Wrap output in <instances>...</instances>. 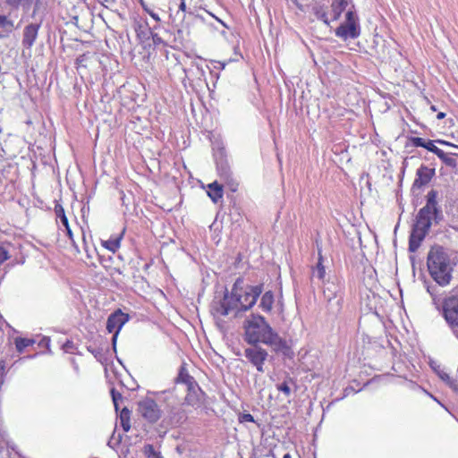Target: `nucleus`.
<instances>
[{
	"mask_svg": "<svg viewBox=\"0 0 458 458\" xmlns=\"http://www.w3.org/2000/svg\"><path fill=\"white\" fill-rule=\"evenodd\" d=\"M242 338L247 344H263L275 352L284 355L289 352L286 340L282 338L261 315H249L242 323Z\"/></svg>",
	"mask_w": 458,
	"mask_h": 458,
	"instance_id": "nucleus-1",
	"label": "nucleus"
},
{
	"mask_svg": "<svg viewBox=\"0 0 458 458\" xmlns=\"http://www.w3.org/2000/svg\"><path fill=\"white\" fill-rule=\"evenodd\" d=\"M242 284L243 280L237 278L231 293L226 292L222 301L213 304L212 309L216 314L227 316L230 312L235 311V316H238L240 311L249 310L255 305L262 293V284L245 286Z\"/></svg>",
	"mask_w": 458,
	"mask_h": 458,
	"instance_id": "nucleus-2",
	"label": "nucleus"
},
{
	"mask_svg": "<svg viewBox=\"0 0 458 458\" xmlns=\"http://www.w3.org/2000/svg\"><path fill=\"white\" fill-rule=\"evenodd\" d=\"M437 192L431 190L427 194V203L420 209L416 216L415 224L412 226L409 239V250L415 252L420 248L432 225V221L441 219V210L437 208Z\"/></svg>",
	"mask_w": 458,
	"mask_h": 458,
	"instance_id": "nucleus-3",
	"label": "nucleus"
},
{
	"mask_svg": "<svg viewBox=\"0 0 458 458\" xmlns=\"http://www.w3.org/2000/svg\"><path fill=\"white\" fill-rule=\"evenodd\" d=\"M427 265L432 278L442 286L447 285L452 278L453 263L447 250L434 246L428 254Z\"/></svg>",
	"mask_w": 458,
	"mask_h": 458,
	"instance_id": "nucleus-4",
	"label": "nucleus"
},
{
	"mask_svg": "<svg viewBox=\"0 0 458 458\" xmlns=\"http://www.w3.org/2000/svg\"><path fill=\"white\" fill-rule=\"evenodd\" d=\"M323 297L330 314L337 315L343 309L344 283L338 276L329 277L323 285Z\"/></svg>",
	"mask_w": 458,
	"mask_h": 458,
	"instance_id": "nucleus-5",
	"label": "nucleus"
},
{
	"mask_svg": "<svg viewBox=\"0 0 458 458\" xmlns=\"http://www.w3.org/2000/svg\"><path fill=\"white\" fill-rule=\"evenodd\" d=\"M441 314L453 332L458 330V291L446 296L441 305Z\"/></svg>",
	"mask_w": 458,
	"mask_h": 458,
	"instance_id": "nucleus-6",
	"label": "nucleus"
},
{
	"mask_svg": "<svg viewBox=\"0 0 458 458\" xmlns=\"http://www.w3.org/2000/svg\"><path fill=\"white\" fill-rule=\"evenodd\" d=\"M345 19V22L335 30V35L343 39L357 38L360 34V30L355 12L351 9L348 10Z\"/></svg>",
	"mask_w": 458,
	"mask_h": 458,
	"instance_id": "nucleus-7",
	"label": "nucleus"
},
{
	"mask_svg": "<svg viewBox=\"0 0 458 458\" xmlns=\"http://www.w3.org/2000/svg\"><path fill=\"white\" fill-rule=\"evenodd\" d=\"M243 355L247 361L256 368L257 371L263 373L265 371L264 365L268 357V352L261 347L260 344H248Z\"/></svg>",
	"mask_w": 458,
	"mask_h": 458,
	"instance_id": "nucleus-8",
	"label": "nucleus"
},
{
	"mask_svg": "<svg viewBox=\"0 0 458 458\" xmlns=\"http://www.w3.org/2000/svg\"><path fill=\"white\" fill-rule=\"evenodd\" d=\"M129 320V316L123 313L121 310H118L112 313L106 321V330L109 333H114L112 337V344L115 350L116 340L118 334L123 325Z\"/></svg>",
	"mask_w": 458,
	"mask_h": 458,
	"instance_id": "nucleus-9",
	"label": "nucleus"
},
{
	"mask_svg": "<svg viewBox=\"0 0 458 458\" xmlns=\"http://www.w3.org/2000/svg\"><path fill=\"white\" fill-rule=\"evenodd\" d=\"M138 411L150 423L157 422L161 417V410L157 403L150 398H146L139 402Z\"/></svg>",
	"mask_w": 458,
	"mask_h": 458,
	"instance_id": "nucleus-10",
	"label": "nucleus"
},
{
	"mask_svg": "<svg viewBox=\"0 0 458 458\" xmlns=\"http://www.w3.org/2000/svg\"><path fill=\"white\" fill-rule=\"evenodd\" d=\"M40 26V23H30L24 27L21 44L25 48L30 49L33 47L37 40Z\"/></svg>",
	"mask_w": 458,
	"mask_h": 458,
	"instance_id": "nucleus-11",
	"label": "nucleus"
},
{
	"mask_svg": "<svg viewBox=\"0 0 458 458\" xmlns=\"http://www.w3.org/2000/svg\"><path fill=\"white\" fill-rule=\"evenodd\" d=\"M204 392L200 389L198 384L187 387V394L185 402L187 404L199 408L204 403Z\"/></svg>",
	"mask_w": 458,
	"mask_h": 458,
	"instance_id": "nucleus-12",
	"label": "nucleus"
},
{
	"mask_svg": "<svg viewBox=\"0 0 458 458\" xmlns=\"http://www.w3.org/2000/svg\"><path fill=\"white\" fill-rule=\"evenodd\" d=\"M216 168L221 180L229 184L228 186L230 187L231 191H235L238 188V185L232 178V173L227 162L225 160L217 161Z\"/></svg>",
	"mask_w": 458,
	"mask_h": 458,
	"instance_id": "nucleus-13",
	"label": "nucleus"
},
{
	"mask_svg": "<svg viewBox=\"0 0 458 458\" xmlns=\"http://www.w3.org/2000/svg\"><path fill=\"white\" fill-rule=\"evenodd\" d=\"M435 175V169L426 165H421L416 172V179L413 185L421 187L428 184Z\"/></svg>",
	"mask_w": 458,
	"mask_h": 458,
	"instance_id": "nucleus-14",
	"label": "nucleus"
},
{
	"mask_svg": "<svg viewBox=\"0 0 458 458\" xmlns=\"http://www.w3.org/2000/svg\"><path fill=\"white\" fill-rule=\"evenodd\" d=\"M430 367L444 382H445L454 391L458 392V382L453 379L448 375V373H446L443 369H441V366L439 364H437V362L435 361H431Z\"/></svg>",
	"mask_w": 458,
	"mask_h": 458,
	"instance_id": "nucleus-15",
	"label": "nucleus"
},
{
	"mask_svg": "<svg viewBox=\"0 0 458 458\" xmlns=\"http://www.w3.org/2000/svg\"><path fill=\"white\" fill-rule=\"evenodd\" d=\"M348 5L347 0H333L329 13L332 21H337Z\"/></svg>",
	"mask_w": 458,
	"mask_h": 458,
	"instance_id": "nucleus-16",
	"label": "nucleus"
},
{
	"mask_svg": "<svg viewBox=\"0 0 458 458\" xmlns=\"http://www.w3.org/2000/svg\"><path fill=\"white\" fill-rule=\"evenodd\" d=\"M208 195L214 202H217L223 197V186L216 182L208 184Z\"/></svg>",
	"mask_w": 458,
	"mask_h": 458,
	"instance_id": "nucleus-17",
	"label": "nucleus"
},
{
	"mask_svg": "<svg viewBox=\"0 0 458 458\" xmlns=\"http://www.w3.org/2000/svg\"><path fill=\"white\" fill-rule=\"evenodd\" d=\"M274 303V294L271 291L266 292L262 296L259 302V308L264 312H270Z\"/></svg>",
	"mask_w": 458,
	"mask_h": 458,
	"instance_id": "nucleus-18",
	"label": "nucleus"
},
{
	"mask_svg": "<svg viewBox=\"0 0 458 458\" xmlns=\"http://www.w3.org/2000/svg\"><path fill=\"white\" fill-rule=\"evenodd\" d=\"M176 382L184 384L187 387L197 384L193 377L190 376L183 367H181L180 369Z\"/></svg>",
	"mask_w": 458,
	"mask_h": 458,
	"instance_id": "nucleus-19",
	"label": "nucleus"
},
{
	"mask_svg": "<svg viewBox=\"0 0 458 458\" xmlns=\"http://www.w3.org/2000/svg\"><path fill=\"white\" fill-rule=\"evenodd\" d=\"M326 276V269L323 265V257L320 250L318 251V260L315 267L312 269V276L319 280H323Z\"/></svg>",
	"mask_w": 458,
	"mask_h": 458,
	"instance_id": "nucleus-20",
	"label": "nucleus"
},
{
	"mask_svg": "<svg viewBox=\"0 0 458 458\" xmlns=\"http://www.w3.org/2000/svg\"><path fill=\"white\" fill-rule=\"evenodd\" d=\"M313 13L318 20L322 21L325 24L329 25L330 19L329 14L326 11L325 6L323 5H315L313 7Z\"/></svg>",
	"mask_w": 458,
	"mask_h": 458,
	"instance_id": "nucleus-21",
	"label": "nucleus"
},
{
	"mask_svg": "<svg viewBox=\"0 0 458 458\" xmlns=\"http://www.w3.org/2000/svg\"><path fill=\"white\" fill-rule=\"evenodd\" d=\"M130 414L131 412L127 408H123L120 413V424L125 432H128L131 428Z\"/></svg>",
	"mask_w": 458,
	"mask_h": 458,
	"instance_id": "nucleus-22",
	"label": "nucleus"
},
{
	"mask_svg": "<svg viewBox=\"0 0 458 458\" xmlns=\"http://www.w3.org/2000/svg\"><path fill=\"white\" fill-rule=\"evenodd\" d=\"M122 237H123V234H121L120 236H118L114 239H109V240L104 242L103 246L106 249H107L108 250L114 253L120 248Z\"/></svg>",
	"mask_w": 458,
	"mask_h": 458,
	"instance_id": "nucleus-23",
	"label": "nucleus"
},
{
	"mask_svg": "<svg viewBox=\"0 0 458 458\" xmlns=\"http://www.w3.org/2000/svg\"><path fill=\"white\" fill-rule=\"evenodd\" d=\"M0 29H3L6 32H12L14 29V22L9 19L6 15L0 14Z\"/></svg>",
	"mask_w": 458,
	"mask_h": 458,
	"instance_id": "nucleus-24",
	"label": "nucleus"
},
{
	"mask_svg": "<svg viewBox=\"0 0 458 458\" xmlns=\"http://www.w3.org/2000/svg\"><path fill=\"white\" fill-rule=\"evenodd\" d=\"M34 344V340L28 338L18 337L15 339V346L19 352H22L23 350Z\"/></svg>",
	"mask_w": 458,
	"mask_h": 458,
	"instance_id": "nucleus-25",
	"label": "nucleus"
},
{
	"mask_svg": "<svg viewBox=\"0 0 458 458\" xmlns=\"http://www.w3.org/2000/svg\"><path fill=\"white\" fill-rule=\"evenodd\" d=\"M4 2L8 6L17 10L21 5L29 7L32 0H4Z\"/></svg>",
	"mask_w": 458,
	"mask_h": 458,
	"instance_id": "nucleus-26",
	"label": "nucleus"
},
{
	"mask_svg": "<svg viewBox=\"0 0 458 458\" xmlns=\"http://www.w3.org/2000/svg\"><path fill=\"white\" fill-rule=\"evenodd\" d=\"M447 166L450 167H455L456 166V160L454 157H452L451 154H447L444 152L443 150L439 153L437 156Z\"/></svg>",
	"mask_w": 458,
	"mask_h": 458,
	"instance_id": "nucleus-27",
	"label": "nucleus"
},
{
	"mask_svg": "<svg viewBox=\"0 0 458 458\" xmlns=\"http://www.w3.org/2000/svg\"><path fill=\"white\" fill-rule=\"evenodd\" d=\"M289 382H292V380L291 379L289 381L284 380V382L276 385V389L279 392H282L287 397L290 396V394L292 393V389L290 387Z\"/></svg>",
	"mask_w": 458,
	"mask_h": 458,
	"instance_id": "nucleus-28",
	"label": "nucleus"
},
{
	"mask_svg": "<svg viewBox=\"0 0 458 458\" xmlns=\"http://www.w3.org/2000/svg\"><path fill=\"white\" fill-rule=\"evenodd\" d=\"M144 454L148 458H162L160 454L155 450L152 445H147L144 446Z\"/></svg>",
	"mask_w": 458,
	"mask_h": 458,
	"instance_id": "nucleus-29",
	"label": "nucleus"
},
{
	"mask_svg": "<svg viewBox=\"0 0 458 458\" xmlns=\"http://www.w3.org/2000/svg\"><path fill=\"white\" fill-rule=\"evenodd\" d=\"M424 148H426V149H428V151H430V152H432V153L436 154L437 156H438V155H439V153L442 151V149H440L439 148H437V147L435 145L434 141H433V140H427V141H426Z\"/></svg>",
	"mask_w": 458,
	"mask_h": 458,
	"instance_id": "nucleus-30",
	"label": "nucleus"
},
{
	"mask_svg": "<svg viewBox=\"0 0 458 458\" xmlns=\"http://www.w3.org/2000/svg\"><path fill=\"white\" fill-rule=\"evenodd\" d=\"M140 4H141V6H142L143 10H144L148 14H149V16H150L151 18H153L157 22H160L161 19H160V17H159L158 13H157L156 12H154L153 10H151L150 8H148V5H147V4H145L143 3V1H142V0H140Z\"/></svg>",
	"mask_w": 458,
	"mask_h": 458,
	"instance_id": "nucleus-31",
	"label": "nucleus"
},
{
	"mask_svg": "<svg viewBox=\"0 0 458 458\" xmlns=\"http://www.w3.org/2000/svg\"><path fill=\"white\" fill-rule=\"evenodd\" d=\"M111 395L113 399L115 410H118L119 402L123 400V396L120 393L116 392L114 388L111 389Z\"/></svg>",
	"mask_w": 458,
	"mask_h": 458,
	"instance_id": "nucleus-32",
	"label": "nucleus"
},
{
	"mask_svg": "<svg viewBox=\"0 0 458 458\" xmlns=\"http://www.w3.org/2000/svg\"><path fill=\"white\" fill-rule=\"evenodd\" d=\"M56 212V215L57 216L60 218V222L61 224L64 226V228H68L69 226V222H68V219L64 214V211L62 208H60V209H56L55 210Z\"/></svg>",
	"mask_w": 458,
	"mask_h": 458,
	"instance_id": "nucleus-33",
	"label": "nucleus"
},
{
	"mask_svg": "<svg viewBox=\"0 0 458 458\" xmlns=\"http://www.w3.org/2000/svg\"><path fill=\"white\" fill-rule=\"evenodd\" d=\"M11 258L9 251L3 246H0V267Z\"/></svg>",
	"mask_w": 458,
	"mask_h": 458,
	"instance_id": "nucleus-34",
	"label": "nucleus"
},
{
	"mask_svg": "<svg viewBox=\"0 0 458 458\" xmlns=\"http://www.w3.org/2000/svg\"><path fill=\"white\" fill-rule=\"evenodd\" d=\"M410 140H411V143L412 144V146L421 147V148L425 147V143L427 141L426 140L420 138V137H411Z\"/></svg>",
	"mask_w": 458,
	"mask_h": 458,
	"instance_id": "nucleus-35",
	"label": "nucleus"
},
{
	"mask_svg": "<svg viewBox=\"0 0 458 458\" xmlns=\"http://www.w3.org/2000/svg\"><path fill=\"white\" fill-rule=\"evenodd\" d=\"M285 1L287 4V6L290 9L297 8L301 11L302 10V5H301V4H300V2L298 0H285Z\"/></svg>",
	"mask_w": 458,
	"mask_h": 458,
	"instance_id": "nucleus-36",
	"label": "nucleus"
},
{
	"mask_svg": "<svg viewBox=\"0 0 458 458\" xmlns=\"http://www.w3.org/2000/svg\"><path fill=\"white\" fill-rule=\"evenodd\" d=\"M63 348H64V352H70V353H72V352H73V350H74L73 343H72V342H71V341H67V342L63 345Z\"/></svg>",
	"mask_w": 458,
	"mask_h": 458,
	"instance_id": "nucleus-37",
	"label": "nucleus"
},
{
	"mask_svg": "<svg viewBox=\"0 0 458 458\" xmlns=\"http://www.w3.org/2000/svg\"><path fill=\"white\" fill-rule=\"evenodd\" d=\"M242 422H254V417L250 413H244L241 417Z\"/></svg>",
	"mask_w": 458,
	"mask_h": 458,
	"instance_id": "nucleus-38",
	"label": "nucleus"
},
{
	"mask_svg": "<svg viewBox=\"0 0 458 458\" xmlns=\"http://www.w3.org/2000/svg\"><path fill=\"white\" fill-rule=\"evenodd\" d=\"M150 34L152 36V39H153L154 44H160V43L163 42L161 38L157 34L153 33L152 31H150Z\"/></svg>",
	"mask_w": 458,
	"mask_h": 458,
	"instance_id": "nucleus-39",
	"label": "nucleus"
},
{
	"mask_svg": "<svg viewBox=\"0 0 458 458\" xmlns=\"http://www.w3.org/2000/svg\"><path fill=\"white\" fill-rule=\"evenodd\" d=\"M179 11H182L183 13H186V4L185 0H181V3L179 4Z\"/></svg>",
	"mask_w": 458,
	"mask_h": 458,
	"instance_id": "nucleus-40",
	"label": "nucleus"
},
{
	"mask_svg": "<svg viewBox=\"0 0 458 458\" xmlns=\"http://www.w3.org/2000/svg\"><path fill=\"white\" fill-rule=\"evenodd\" d=\"M89 351L96 357V358H98V356L100 355V351L99 350H96V349H90L89 348Z\"/></svg>",
	"mask_w": 458,
	"mask_h": 458,
	"instance_id": "nucleus-41",
	"label": "nucleus"
},
{
	"mask_svg": "<svg viewBox=\"0 0 458 458\" xmlns=\"http://www.w3.org/2000/svg\"><path fill=\"white\" fill-rule=\"evenodd\" d=\"M189 14H190V15H193V16H195L196 18H198V19H200V20L204 21V17H203L200 13H193V12L190 11V12H189Z\"/></svg>",
	"mask_w": 458,
	"mask_h": 458,
	"instance_id": "nucleus-42",
	"label": "nucleus"
},
{
	"mask_svg": "<svg viewBox=\"0 0 458 458\" xmlns=\"http://www.w3.org/2000/svg\"><path fill=\"white\" fill-rule=\"evenodd\" d=\"M4 372V361H0V376H3Z\"/></svg>",
	"mask_w": 458,
	"mask_h": 458,
	"instance_id": "nucleus-43",
	"label": "nucleus"
},
{
	"mask_svg": "<svg viewBox=\"0 0 458 458\" xmlns=\"http://www.w3.org/2000/svg\"><path fill=\"white\" fill-rule=\"evenodd\" d=\"M211 17L215 18L216 20H217L220 23L223 24V26L226 27V25L224 23V21H222L220 19H218L216 16H215L213 13H209V12H207Z\"/></svg>",
	"mask_w": 458,
	"mask_h": 458,
	"instance_id": "nucleus-44",
	"label": "nucleus"
},
{
	"mask_svg": "<svg viewBox=\"0 0 458 458\" xmlns=\"http://www.w3.org/2000/svg\"><path fill=\"white\" fill-rule=\"evenodd\" d=\"M66 230V233H67V235L69 236L70 239L72 238V230L70 228V226H68V228H65Z\"/></svg>",
	"mask_w": 458,
	"mask_h": 458,
	"instance_id": "nucleus-45",
	"label": "nucleus"
},
{
	"mask_svg": "<svg viewBox=\"0 0 458 458\" xmlns=\"http://www.w3.org/2000/svg\"><path fill=\"white\" fill-rule=\"evenodd\" d=\"M445 116V113H443V112H440V113H438V114H437V118L438 120H441V119H443Z\"/></svg>",
	"mask_w": 458,
	"mask_h": 458,
	"instance_id": "nucleus-46",
	"label": "nucleus"
},
{
	"mask_svg": "<svg viewBox=\"0 0 458 458\" xmlns=\"http://www.w3.org/2000/svg\"><path fill=\"white\" fill-rule=\"evenodd\" d=\"M103 2L108 4H112L114 3V0H103Z\"/></svg>",
	"mask_w": 458,
	"mask_h": 458,
	"instance_id": "nucleus-47",
	"label": "nucleus"
},
{
	"mask_svg": "<svg viewBox=\"0 0 458 458\" xmlns=\"http://www.w3.org/2000/svg\"><path fill=\"white\" fill-rule=\"evenodd\" d=\"M184 419H185V416L183 414H182L180 416V419H178L175 422L178 423V422H180L181 420H184Z\"/></svg>",
	"mask_w": 458,
	"mask_h": 458,
	"instance_id": "nucleus-48",
	"label": "nucleus"
},
{
	"mask_svg": "<svg viewBox=\"0 0 458 458\" xmlns=\"http://www.w3.org/2000/svg\"><path fill=\"white\" fill-rule=\"evenodd\" d=\"M283 458H292L290 454H285Z\"/></svg>",
	"mask_w": 458,
	"mask_h": 458,
	"instance_id": "nucleus-49",
	"label": "nucleus"
},
{
	"mask_svg": "<svg viewBox=\"0 0 458 458\" xmlns=\"http://www.w3.org/2000/svg\"><path fill=\"white\" fill-rule=\"evenodd\" d=\"M439 142H440V143H442V144L449 145V143H447V142H445V141H443V140H440Z\"/></svg>",
	"mask_w": 458,
	"mask_h": 458,
	"instance_id": "nucleus-50",
	"label": "nucleus"
}]
</instances>
